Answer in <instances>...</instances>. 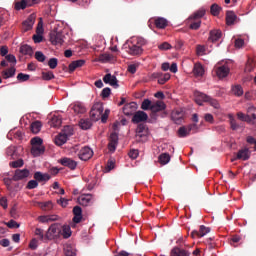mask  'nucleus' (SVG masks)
<instances>
[{"label": "nucleus", "instance_id": "14", "mask_svg": "<svg viewBox=\"0 0 256 256\" xmlns=\"http://www.w3.org/2000/svg\"><path fill=\"white\" fill-rule=\"evenodd\" d=\"M27 177H29V170H27V169H23V170L17 169L15 171L14 176L12 177V180L13 181H21L23 179H27Z\"/></svg>", "mask_w": 256, "mask_h": 256}, {"label": "nucleus", "instance_id": "18", "mask_svg": "<svg viewBox=\"0 0 256 256\" xmlns=\"http://www.w3.org/2000/svg\"><path fill=\"white\" fill-rule=\"evenodd\" d=\"M195 95V102L197 103V105H203V102H206L209 101V96H207V94H204L202 92H198L196 91L194 93Z\"/></svg>", "mask_w": 256, "mask_h": 256}, {"label": "nucleus", "instance_id": "56", "mask_svg": "<svg viewBox=\"0 0 256 256\" xmlns=\"http://www.w3.org/2000/svg\"><path fill=\"white\" fill-rule=\"evenodd\" d=\"M35 59H36V61H39V63H43V62H45V59H47V57L45 56V54H43V52L36 51Z\"/></svg>", "mask_w": 256, "mask_h": 256}, {"label": "nucleus", "instance_id": "32", "mask_svg": "<svg viewBox=\"0 0 256 256\" xmlns=\"http://www.w3.org/2000/svg\"><path fill=\"white\" fill-rule=\"evenodd\" d=\"M220 37H221V30H211L208 40L211 41L212 43H215V41H219Z\"/></svg>", "mask_w": 256, "mask_h": 256}, {"label": "nucleus", "instance_id": "61", "mask_svg": "<svg viewBox=\"0 0 256 256\" xmlns=\"http://www.w3.org/2000/svg\"><path fill=\"white\" fill-rule=\"evenodd\" d=\"M111 113V110L106 109L105 112H102V115L100 116V119L103 123H107V119H109V114Z\"/></svg>", "mask_w": 256, "mask_h": 256}, {"label": "nucleus", "instance_id": "7", "mask_svg": "<svg viewBox=\"0 0 256 256\" xmlns=\"http://www.w3.org/2000/svg\"><path fill=\"white\" fill-rule=\"evenodd\" d=\"M211 232V228L206 227L205 225H201L199 228V231L197 230H193L191 232V237L192 239H196V237L201 238V237H205V235H207V233Z\"/></svg>", "mask_w": 256, "mask_h": 256}, {"label": "nucleus", "instance_id": "44", "mask_svg": "<svg viewBox=\"0 0 256 256\" xmlns=\"http://www.w3.org/2000/svg\"><path fill=\"white\" fill-rule=\"evenodd\" d=\"M41 127L42 124L40 121H35L31 124V131L32 133H34L35 135H37V133H39V131H41Z\"/></svg>", "mask_w": 256, "mask_h": 256}, {"label": "nucleus", "instance_id": "1", "mask_svg": "<svg viewBox=\"0 0 256 256\" xmlns=\"http://www.w3.org/2000/svg\"><path fill=\"white\" fill-rule=\"evenodd\" d=\"M147 45V40L141 37H133L131 41H128V50L129 55H143V47Z\"/></svg>", "mask_w": 256, "mask_h": 256}, {"label": "nucleus", "instance_id": "34", "mask_svg": "<svg viewBox=\"0 0 256 256\" xmlns=\"http://www.w3.org/2000/svg\"><path fill=\"white\" fill-rule=\"evenodd\" d=\"M6 155H7V157H10L13 160L17 159V147L9 146L6 149Z\"/></svg>", "mask_w": 256, "mask_h": 256}, {"label": "nucleus", "instance_id": "59", "mask_svg": "<svg viewBox=\"0 0 256 256\" xmlns=\"http://www.w3.org/2000/svg\"><path fill=\"white\" fill-rule=\"evenodd\" d=\"M34 233L37 237H39L40 241H47V239H45V234L43 233V229L36 228Z\"/></svg>", "mask_w": 256, "mask_h": 256}, {"label": "nucleus", "instance_id": "29", "mask_svg": "<svg viewBox=\"0 0 256 256\" xmlns=\"http://www.w3.org/2000/svg\"><path fill=\"white\" fill-rule=\"evenodd\" d=\"M85 65V60H76L69 64V72L73 73L75 69H78V67H83Z\"/></svg>", "mask_w": 256, "mask_h": 256}, {"label": "nucleus", "instance_id": "5", "mask_svg": "<svg viewBox=\"0 0 256 256\" xmlns=\"http://www.w3.org/2000/svg\"><path fill=\"white\" fill-rule=\"evenodd\" d=\"M64 37L65 36H63V32L55 31V30L50 32V41L52 45H63Z\"/></svg>", "mask_w": 256, "mask_h": 256}, {"label": "nucleus", "instance_id": "11", "mask_svg": "<svg viewBox=\"0 0 256 256\" xmlns=\"http://www.w3.org/2000/svg\"><path fill=\"white\" fill-rule=\"evenodd\" d=\"M184 117L185 112H183L182 110H174L171 114V119L176 125H181V123H183Z\"/></svg>", "mask_w": 256, "mask_h": 256}, {"label": "nucleus", "instance_id": "3", "mask_svg": "<svg viewBox=\"0 0 256 256\" xmlns=\"http://www.w3.org/2000/svg\"><path fill=\"white\" fill-rule=\"evenodd\" d=\"M103 111V103L96 102L90 110V117L92 121H99V119H101V115H103Z\"/></svg>", "mask_w": 256, "mask_h": 256}, {"label": "nucleus", "instance_id": "50", "mask_svg": "<svg viewBox=\"0 0 256 256\" xmlns=\"http://www.w3.org/2000/svg\"><path fill=\"white\" fill-rule=\"evenodd\" d=\"M111 59H113V55L111 54H101L99 57H98V61H100V63H107L109 61H111Z\"/></svg>", "mask_w": 256, "mask_h": 256}, {"label": "nucleus", "instance_id": "40", "mask_svg": "<svg viewBox=\"0 0 256 256\" xmlns=\"http://www.w3.org/2000/svg\"><path fill=\"white\" fill-rule=\"evenodd\" d=\"M191 135V132H189V128L187 126H182L178 129V137L184 138V137H189Z\"/></svg>", "mask_w": 256, "mask_h": 256}, {"label": "nucleus", "instance_id": "36", "mask_svg": "<svg viewBox=\"0 0 256 256\" xmlns=\"http://www.w3.org/2000/svg\"><path fill=\"white\" fill-rule=\"evenodd\" d=\"M236 20H237V15H235L233 11H228L226 13V24L227 25H233V23H235Z\"/></svg>", "mask_w": 256, "mask_h": 256}, {"label": "nucleus", "instance_id": "15", "mask_svg": "<svg viewBox=\"0 0 256 256\" xmlns=\"http://www.w3.org/2000/svg\"><path fill=\"white\" fill-rule=\"evenodd\" d=\"M61 165L63 167H68V169H71L72 171H75L77 169V162L71 158H62L60 160Z\"/></svg>", "mask_w": 256, "mask_h": 256}, {"label": "nucleus", "instance_id": "26", "mask_svg": "<svg viewBox=\"0 0 256 256\" xmlns=\"http://www.w3.org/2000/svg\"><path fill=\"white\" fill-rule=\"evenodd\" d=\"M154 24L156 25L157 29H165L169 22L165 18L158 17L154 20Z\"/></svg>", "mask_w": 256, "mask_h": 256}, {"label": "nucleus", "instance_id": "53", "mask_svg": "<svg viewBox=\"0 0 256 256\" xmlns=\"http://www.w3.org/2000/svg\"><path fill=\"white\" fill-rule=\"evenodd\" d=\"M31 145L32 147L43 146V139H41L40 137H34L31 139Z\"/></svg>", "mask_w": 256, "mask_h": 256}, {"label": "nucleus", "instance_id": "22", "mask_svg": "<svg viewBox=\"0 0 256 256\" xmlns=\"http://www.w3.org/2000/svg\"><path fill=\"white\" fill-rule=\"evenodd\" d=\"M73 221L74 223H79L83 219V210L81 209L80 206H75L73 208Z\"/></svg>", "mask_w": 256, "mask_h": 256}, {"label": "nucleus", "instance_id": "55", "mask_svg": "<svg viewBox=\"0 0 256 256\" xmlns=\"http://www.w3.org/2000/svg\"><path fill=\"white\" fill-rule=\"evenodd\" d=\"M63 123V120L59 116H54L51 120L52 127H59Z\"/></svg>", "mask_w": 256, "mask_h": 256}, {"label": "nucleus", "instance_id": "4", "mask_svg": "<svg viewBox=\"0 0 256 256\" xmlns=\"http://www.w3.org/2000/svg\"><path fill=\"white\" fill-rule=\"evenodd\" d=\"M41 0H18L14 2V9L16 11H21L27 9V7H33V5H37Z\"/></svg>", "mask_w": 256, "mask_h": 256}, {"label": "nucleus", "instance_id": "39", "mask_svg": "<svg viewBox=\"0 0 256 256\" xmlns=\"http://www.w3.org/2000/svg\"><path fill=\"white\" fill-rule=\"evenodd\" d=\"M61 235L64 239L71 237V227L69 225L61 226Z\"/></svg>", "mask_w": 256, "mask_h": 256}, {"label": "nucleus", "instance_id": "37", "mask_svg": "<svg viewBox=\"0 0 256 256\" xmlns=\"http://www.w3.org/2000/svg\"><path fill=\"white\" fill-rule=\"evenodd\" d=\"M229 123H230V129L232 131H237V129H241V124L237 123V120L233 115H229Z\"/></svg>", "mask_w": 256, "mask_h": 256}, {"label": "nucleus", "instance_id": "28", "mask_svg": "<svg viewBox=\"0 0 256 256\" xmlns=\"http://www.w3.org/2000/svg\"><path fill=\"white\" fill-rule=\"evenodd\" d=\"M20 53L22 55H28L29 57H33V48L27 44H23L20 46Z\"/></svg>", "mask_w": 256, "mask_h": 256}, {"label": "nucleus", "instance_id": "54", "mask_svg": "<svg viewBox=\"0 0 256 256\" xmlns=\"http://www.w3.org/2000/svg\"><path fill=\"white\" fill-rule=\"evenodd\" d=\"M29 79H31L29 74L19 73L17 75V80L20 81V83H25V81H29Z\"/></svg>", "mask_w": 256, "mask_h": 256}, {"label": "nucleus", "instance_id": "17", "mask_svg": "<svg viewBox=\"0 0 256 256\" xmlns=\"http://www.w3.org/2000/svg\"><path fill=\"white\" fill-rule=\"evenodd\" d=\"M91 199H93L91 194H82L78 197V203L83 207H87L91 203Z\"/></svg>", "mask_w": 256, "mask_h": 256}, {"label": "nucleus", "instance_id": "51", "mask_svg": "<svg viewBox=\"0 0 256 256\" xmlns=\"http://www.w3.org/2000/svg\"><path fill=\"white\" fill-rule=\"evenodd\" d=\"M255 69V63L252 59H248L246 66H245V73H251Z\"/></svg>", "mask_w": 256, "mask_h": 256}, {"label": "nucleus", "instance_id": "16", "mask_svg": "<svg viewBox=\"0 0 256 256\" xmlns=\"http://www.w3.org/2000/svg\"><path fill=\"white\" fill-rule=\"evenodd\" d=\"M149 133V128H147V125L145 124H139L136 128V137H139V139L143 137H147Z\"/></svg>", "mask_w": 256, "mask_h": 256}, {"label": "nucleus", "instance_id": "23", "mask_svg": "<svg viewBox=\"0 0 256 256\" xmlns=\"http://www.w3.org/2000/svg\"><path fill=\"white\" fill-rule=\"evenodd\" d=\"M216 75L219 79H223L229 75V67L219 66L216 68Z\"/></svg>", "mask_w": 256, "mask_h": 256}, {"label": "nucleus", "instance_id": "45", "mask_svg": "<svg viewBox=\"0 0 256 256\" xmlns=\"http://www.w3.org/2000/svg\"><path fill=\"white\" fill-rule=\"evenodd\" d=\"M171 161V156L167 153H163L159 156V162L161 165H167Z\"/></svg>", "mask_w": 256, "mask_h": 256}, {"label": "nucleus", "instance_id": "31", "mask_svg": "<svg viewBox=\"0 0 256 256\" xmlns=\"http://www.w3.org/2000/svg\"><path fill=\"white\" fill-rule=\"evenodd\" d=\"M188 23L189 29H192L193 31H197L201 27V20L191 19V17H189Z\"/></svg>", "mask_w": 256, "mask_h": 256}, {"label": "nucleus", "instance_id": "42", "mask_svg": "<svg viewBox=\"0 0 256 256\" xmlns=\"http://www.w3.org/2000/svg\"><path fill=\"white\" fill-rule=\"evenodd\" d=\"M151 107H153V102L149 99H144L141 104V109L143 111H151Z\"/></svg>", "mask_w": 256, "mask_h": 256}, {"label": "nucleus", "instance_id": "6", "mask_svg": "<svg viewBox=\"0 0 256 256\" xmlns=\"http://www.w3.org/2000/svg\"><path fill=\"white\" fill-rule=\"evenodd\" d=\"M78 157L81 161H89L93 157V149L89 148V146L83 147L80 149Z\"/></svg>", "mask_w": 256, "mask_h": 256}, {"label": "nucleus", "instance_id": "62", "mask_svg": "<svg viewBox=\"0 0 256 256\" xmlns=\"http://www.w3.org/2000/svg\"><path fill=\"white\" fill-rule=\"evenodd\" d=\"M6 225L9 227V229H19V223H17L15 220H10L6 223Z\"/></svg>", "mask_w": 256, "mask_h": 256}, {"label": "nucleus", "instance_id": "30", "mask_svg": "<svg viewBox=\"0 0 256 256\" xmlns=\"http://www.w3.org/2000/svg\"><path fill=\"white\" fill-rule=\"evenodd\" d=\"M16 69L14 66H12L11 68L7 69V70H3L2 71V77L3 79H10V77H15V73H16Z\"/></svg>", "mask_w": 256, "mask_h": 256}, {"label": "nucleus", "instance_id": "41", "mask_svg": "<svg viewBox=\"0 0 256 256\" xmlns=\"http://www.w3.org/2000/svg\"><path fill=\"white\" fill-rule=\"evenodd\" d=\"M79 125L81 127V129H84V131H87V129H91V125H93L91 123V120L89 119H81L79 121Z\"/></svg>", "mask_w": 256, "mask_h": 256}, {"label": "nucleus", "instance_id": "21", "mask_svg": "<svg viewBox=\"0 0 256 256\" xmlns=\"http://www.w3.org/2000/svg\"><path fill=\"white\" fill-rule=\"evenodd\" d=\"M34 179L37 181V183H47V181L51 179V175L43 174L41 172H35Z\"/></svg>", "mask_w": 256, "mask_h": 256}, {"label": "nucleus", "instance_id": "47", "mask_svg": "<svg viewBox=\"0 0 256 256\" xmlns=\"http://www.w3.org/2000/svg\"><path fill=\"white\" fill-rule=\"evenodd\" d=\"M237 117H238V119L240 121H245L246 123H251L252 122L251 116L250 115H246L243 112H238L237 113Z\"/></svg>", "mask_w": 256, "mask_h": 256}, {"label": "nucleus", "instance_id": "9", "mask_svg": "<svg viewBox=\"0 0 256 256\" xmlns=\"http://www.w3.org/2000/svg\"><path fill=\"white\" fill-rule=\"evenodd\" d=\"M103 81L106 83V85H111V87H114V89L119 87V80H117L115 75H111L110 73L103 77Z\"/></svg>", "mask_w": 256, "mask_h": 256}, {"label": "nucleus", "instance_id": "25", "mask_svg": "<svg viewBox=\"0 0 256 256\" xmlns=\"http://www.w3.org/2000/svg\"><path fill=\"white\" fill-rule=\"evenodd\" d=\"M67 139V134H59L55 137L54 143L55 145H58V147H61V145H65L67 143Z\"/></svg>", "mask_w": 256, "mask_h": 256}, {"label": "nucleus", "instance_id": "20", "mask_svg": "<svg viewBox=\"0 0 256 256\" xmlns=\"http://www.w3.org/2000/svg\"><path fill=\"white\" fill-rule=\"evenodd\" d=\"M250 157H251V151H249V148H244L238 151L236 159H242V161H248Z\"/></svg>", "mask_w": 256, "mask_h": 256}, {"label": "nucleus", "instance_id": "12", "mask_svg": "<svg viewBox=\"0 0 256 256\" xmlns=\"http://www.w3.org/2000/svg\"><path fill=\"white\" fill-rule=\"evenodd\" d=\"M135 111H137V103H135V102L127 103L123 107V113L127 117H129L131 115H135Z\"/></svg>", "mask_w": 256, "mask_h": 256}, {"label": "nucleus", "instance_id": "38", "mask_svg": "<svg viewBox=\"0 0 256 256\" xmlns=\"http://www.w3.org/2000/svg\"><path fill=\"white\" fill-rule=\"evenodd\" d=\"M156 77H158L159 85H165L167 83V81H169L171 79V74L165 73L161 76H159V74H156Z\"/></svg>", "mask_w": 256, "mask_h": 256}, {"label": "nucleus", "instance_id": "64", "mask_svg": "<svg viewBox=\"0 0 256 256\" xmlns=\"http://www.w3.org/2000/svg\"><path fill=\"white\" fill-rule=\"evenodd\" d=\"M130 159H137L139 157V150L137 149H131L128 153Z\"/></svg>", "mask_w": 256, "mask_h": 256}, {"label": "nucleus", "instance_id": "60", "mask_svg": "<svg viewBox=\"0 0 256 256\" xmlns=\"http://www.w3.org/2000/svg\"><path fill=\"white\" fill-rule=\"evenodd\" d=\"M37 187H39V182L36 180H30L27 183L26 189H37Z\"/></svg>", "mask_w": 256, "mask_h": 256}, {"label": "nucleus", "instance_id": "13", "mask_svg": "<svg viewBox=\"0 0 256 256\" xmlns=\"http://www.w3.org/2000/svg\"><path fill=\"white\" fill-rule=\"evenodd\" d=\"M35 19H37V16L35 14H31L23 22V29H24V31H31V29H33V25H35Z\"/></svg>", "mask_w": 256, "mask_h": 256}, {"label": "nucleus", "instance_id": "10", "mask_svg": "<svg viewBox=\"0 0 256 256\" xmlns=\"http://www.w3.org/2000/svg\"><path fill=\"white\" fill-rule=\"evenodd\" d=\"M165 109H167V105L165 104V102L158 100L152 103L150 111L153 115H155V113H161L162 111H165Z\"/></svg>", "mask_w": 256, "mask_h": 256}, {"label": "nucleus", "instance_id": "19", "mask_svg": "<svg viewBox=\"0 0 256 256\" xmlns=\"http://www.w3.org/2000/svg\"><path fill=\"white\" fill-rule=\"evenodd\" d=\"M171 256H190L191 252L187 251L185 249H182L180 247H174L171 252H170Z\"/></svg>", "mask_w": 256, "mask_h": 256}, {"label": "nucleus", "instance_id": "2", "mask_svg": "<svg viewBox=\"0 0 256 256\" xmlns=\"http://www.w3.org/2000/svg\"><path fill=\"white\" fill-rule=\"evenodd\" d=\"M59 237H61V224L54 223L48 228L45 239L53 241V239H59Z\"/></svg>", "mask_w": 256, "mask_h": 256}, {"label": "nucleus", "instance_id": "49", "mask_svg": "<svg viewBox=\"0 0 256 256\" xmlns=\"http://www.w3.org/2000/svg\"><path fill=\"white\" fill-rule=\"evenodd\" d=\"M210 13L214 17H217L219 15V13H221V7L218 6L217 4H212L210 7Z\"/></svg>", "mask_w": 256, "mask_h": 256}, {"label": "nucleus", "instance_id": "48", "mask_svg": "<svg viewBox=\"0 0 256 256\" xmlns=\"http://www.w3.org/2000/svg\"><path fill=\"white\" fill-rule=\"evenodd\" d=\"M40 208L42 211H51V209H53V202H51V201L41 202Z\"/></svg>", "mask_w": 256, "mask_h": 256}, {"label": "nucleus", "instance_id": "43", "mask_svg": "<svg viewBox=\"0 0 256 256\" xmlns=\"http://www.w3.org/2000/svg\"><path fill=\"white\" fill-rule=\"evenodd\" d=\"M232 93L235 97H242L243 95V87L241 85H235L232 87Z\"/></svg>", "mask_w": 256, "mask_h": 256}, {"label": "nucleus", "instance_id": "57", "mask_svg": "<svg viewBox=\"0 0 256 256\" xmlns=\"http://www.w3.org/2000/svg\"><path fill=\"white\" fill-rule=\"evenodd\" d=\"M58 64L59 60L57 58H50L48 61V67H50V69H57Z\"/></svg>", "mask_w": 256, "mask_h": 256}, {"label": "nucleus", "instance_id": "52", "mask_svg": "<svg viewBox=\"0 0 256 256\" xmlns=\"http://www.w3.org/2000/svg\"><path fill=\"white\" fill-rule=\"evenodd\" d=\"M42 79L44 81H51V79H55V74L52 71L42 72Z\"/></svg>", "mask_w": 256, "mask_h": 256}, {"label": "nucleus", "instance_id": "46", "mask_svg": "<svg viewBox=\"0 0 256 256\" xmlns=\"http://www.w3.org/2000/svg\"><path fill=\"white\" fill-rule=\"evenodd\" d=\"M111 142L109 143V149L110 151H115V146L117 145V134L112 133L110 136Z\"/></svg>", "mask_w": 256, "mask_h": 256}, {"label": "nucleus", "instance_id": "58", "mask_svg": "<svg viewBox=\"0 0 256 256\" xmlns=\"http://www.w3.org/2000/svg\"><path fill=\"white\" fill-rule=\"evenodd\" d=\"M23 165H24L23 159H18L16 161L10 162V167H13V169L23 167Z\"/></svg>", "mask_w": 256, "mask_h": 256}, {"label": "nucleus", "instance_id": "35", "mask_svg": "<svg viewBox=\"0 0 256 256\" xmlns=\"http://www.w3.org/2000/svg\"><path fill=\"white\" fill-rule=\"evenodd\" d=\"M74 113H76L77 115L81 114L83 115V113H85V111H87V109H85V106H83V104L77 102L73 105L72 107Z\"/></svg>", "mask_w": 256, "mask_h": 256}, {"label": "nucleus", "instance_id": "8", "mask_svg": "<svg viewBox=\"0 0 256 256\" xmlns=\"http://www.w3.org/2000/svg\"><path fill=\"white\" fill-rule=\"evenodd\" d=\"M149 119V115H147L144 111H137L134 113L132 117V123H143Z\"/></svg>", "mask_w": 256, "mask_h": 256}, {"label": "nucleus", "instance_id": "33", "mask_svg": "<svg viewBox=\"0 0 256 256\" xmlns=\"http://www.w3.org/2000/svg\"><path fill=\"white\" fill-rule=\"evenodd\" d=\"M31 153L34 157H39V155H43L45 153L44 146H32Z\"/></svg>", "mask_w": 256, "mask_h": 256}, {"label": "nucleus", "instance_id": "27", "mask_svg": "<svg viewBox=\"0 0 256 256\" xmlns=\"http://www.w3.org/2000/svg\"><path fill=\"white\" fill-rule=\"evenodd\" d=\"M206 13H207V10H205V8H200L199 10L194 12L193 15L190 16V19L201 21L202 17H205Z\"/></svg>", "mask_w": 256, "mask_h": 256}, {"label": "nucleus", "instance_id": "24", "mask_svg": "<svg viewBox=\"0 0 256 256\" xmlns=\"http://www.w3.org/2000/svg\"><path fill=\"white\" fill-rule=\"evenodd\" d=\"M193 74L195 77H203V75H205V69L203 68V65L199 63L194 64Z\"/></svg>", "mask_w": 256, "mask_h": 256}, {"label": "nucleus", "instance_id": "63", "mask_svg": "<svg viewBox=\"0 0 256 256\" xmlns=\"http://www.w3.org/2000/svg\"><path fill=\"white\" fill-rule=\"evenodd\" d=\"M110 95H111V88L109 87L104 88L101 92V97L103 99H107V97H109Z\"/></svg>", "mask_w": 256, "mask_h": 256}]
</instances>
